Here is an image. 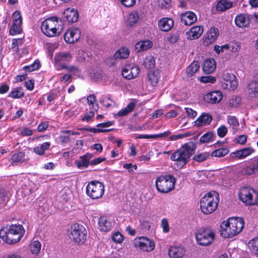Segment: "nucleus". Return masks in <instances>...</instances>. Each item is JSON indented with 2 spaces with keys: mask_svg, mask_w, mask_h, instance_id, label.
<instances>
[{
  "mask_svg": "<svg viewBox=\"0 0 258 258\" xmlns=\"http://www.w3.org/2000/svg\"><path fill=\"white\" fill-rule=\"evenodd\" d=\"M196 148V144L193 142L185 143L172 154L170 159L172 161H177L178 165L182 167L189 161Z\"/></svg>",
  "mask_w": 258,
  "mask_h": 258,
  "instance_id": "1",
  "label": "nucleus"
},
{
  "mask_svg": "<svg viewBox=\"0 0 258 258\" xmlns=\"http://www.w3.org/2000/svg\"><path fill=\"white\" fill-rule=\"evenodd\" d=\"M242 218L231 217L223 222L221 226L220 234L225 238L232 237L240 233L244 227Z\"/></svg>",
  "mask_w": 258,
  "mask_h": 258,
  "instance_id": "2",
  "label": "nucleus"
},
{
  "mask_svg": "<svg viewBox=\"0 0 258 258\" xmlns=\"http://www.w3.org/2000/svg\"><path fill=\"white\" fill-rule=\"evenodd\" d=\"M62 22L56 17L45 19L41 24V29L43 33L48 37L59 35L63 29Z\"/></svg>",
  "mask_w": 258,
  "mask_h": 258,
  "instance_id": "3",
  "label": "nucleus"
},
{
  "mask_svg": "<svg viewBox=\"0 0 258 258\" xmlns=\"http://www.w3.org/2000/svg\"><path fill=\"white\" fill-rule=\"evenodd\" d=\"M219 202L218 192L212 191L206 194L200 201V207L202 212L205 214L212 213L217 209Z\"/></svg>",
  "mask_w": 258,
  "mask_h": 258,
  "instance_id": "4",
  "label": "nucleus"
},
{
  "mask_svg": "<svg viewBox=\"0 0 258 258\" xmlns=\"http://www.w3.org/2000/svg\"><path fill=\"white\" fill-rule=\"evenodd\" d=\"M175 182V179L172 175H161L157 178L155 184L159 191L167 193L174 188Z\"/></svg>",
  "mask_w": 258,
  "mask_h": 258,
  "instance_id": "5",
  "label": "nucleus"
},
{
  "mask_svg": "<svg viewBox=\"0 0 258 258\" xmlns=\"http://www.w3.org/2000/svg\"><path fill=\"white\" fill-rule=\"evenodd\" d=\"M215 234L210 228L203 227L199 229L196 233L198 243L202 246L211 244L214 240Z\"/></svg>",
  "mask_w": 258,
  "mask_h": 258,
  "instance_id": "6",
  "label": "nucleus"
},
{
  "mask_svg": "<svg viewBox=\"0 0 258 258\" xmlns=\"http://www.w3.org/2000/svg\"><path fill=\"white\" fill-rule=\"evenodd\" d=\"M239 196L240 200L249 205H254L257 202V195L255 190L249 186H244L239 190Z\"/></svg>",
  "mask_w": 258,
  "mask_h": 258,
  "instance_id": "7",
  "label": "nucleus"
},
{
  "mask_svg": "<svg viewBox=\"0 0 258 258\" xmlns=\"http://www.w3.org/2000/svg\"><path fill=\"white\" fill-rule=\"evenodd\" d=\"M104 192V186L98 181H92L86 187L87 195L92 199H98L102 197Z\"/></svg>",
  "mask_w": 258,
  "mask_h": 258,
  "instance_id": "8",
  "label": "nucleus"
},
{
  "mask_svg": "<svg viewBox=\"0 0 258 258\" xmlns=\"http://www.w3.org/2000/svg\"><path fill=\"white\" fill-rule=\"evenodd\" d=\"M16 224L7 225L0 230V238L8 244L16 243Z\"/></svg>",
  "mask_w": 258,
  "mask_h": 258,
  "instance_id": "9",
  "label": "nucleus"
},
{
  "mask_svg": "<svg viewBox=\"0 0 258 258\" xmlns=\"http://www.w3.org/2000/svg\"><path fill=\"white\" fill-rule=\"evenodd\" d=\"M71 238L78 244L83 243L86 239V231L82 225L75 223L71 226Z\"/></svg>",
  "mask_w": 258,
  "mask_h": 258,
  "instance_id": "10",
  "label": "nucleus"
},
{
  "mask_svg": "<svg viewBox=\"0 0 258 258\" xmlns=\"http://www.w3.org/2000/svg\"><path fill=\"white\" fill-rule=\"evenodd\" d=\"M133 245L136 248L147 252L151 251L155 248L154 241L145 236L136 237L133 241Z\"/></svg>",
  "mask_w": 258,
  "mask_h": 258,
  "instance_id": "11",
  "label": "nucleus"
},
{
  "mask_svg": "<svg viewBox=\"0 0 258 258\" xmlns=\"http://www.w3.org/2000/svg\"><path fill=\"white\" fill-rule=\"evenodd\" d=\"M81 32L78 28L71 29L67 31L64 35L65 41L69 43L77 42L80 38Z\"/></svg>",
  "mask_w": 258,
  "mask_h": 258,
  "instance_id": "12",
  "label": "nucleus"
},
{
  "mask_svg": "<svg viewBox=\"0 0 258 258\" xmlns=\"http://www.w3.org/2000/svg\"><path fill=\"white\" fill-rule=\"evenodd\" d=\"M140 72L139 68L137 66H125L122 71V76L127 79L130 80L136 78Z\"/></svg>",
  "mask_w": 258,
  "mask_h": 258,
  "instance_id": "13",
  "label": "nucleus"
},
{
  "mask_svg": "<svg viewBox=\"0 0 258 258\" xmlns=\"http://www.w3.org/2000/svg\"><path fill=\"white\" fill-rule=\"evenodd\" d=\"M63 16L69 23L77 22L79 18V14L77 10L74 8H68L63 12Z\"/></svg>",
  "mask_w": 258,
  "mask_h": 258,
  "instance_id": "14",
  "label": "nucleus"
},
{
  "mask_svg": "<svg viewBox=\"0 0 258 258\" xmlns=\"http://www.w3.org/2000/svg\"><path fill=\"white\" fill-rule=\"evenodd\" d=\"M244 172L247 175H255L258 173V156L251 160L249 164L244 168Z\"/></svg>",
  "mask_w": 258,
  "mask_h": 258,
  "instance_id": "15",
  "label": "nucleus"
},
{
  "mask_svg": "<svg viewBox=\"0 0 258 258\" xmlns=\"http://www.w3.org/2000/svg\"><path fill=\"white\" fill-rule=\"evenodd\" d=\"M158 25L161 31L168 32L173 27L174 21L169 18H163L159 21Z\"/></svg>",
  "mask_w": 258,
  "mask_h": 258,
  "instance_id": "16",
  "label": "nucleus"
},
{
  "mask_svg": "<svg viewBox=\"0 0 258 258\" xmlns=\"http://www.w3.org/2000/svg\"><path fill=\"white\" fill-rule=\"evenodd\" d=\"M212 120V116L206 113H202L195 121V125L198 127L209 124Z\"/></svg>",
  "mask_w": 258,
  "mask_h": 258,
  "instance_id": "17",
  "label": "nucleus"
},
{
  "mask_svg": "<svg viewBox=\"0 0 258 258\" xmlns=\"http://www.w3.org/2000/svg\"><path fill=\"white\" fill-rule=\"evenodd\" d=\"M93 156L92 154L87 153L85 155L81 156L79 160L76 161L75 163L79 169L87 168L90 164V160Z\"/></svg>",
  "mask_w": 258,
  "mask_h": 258,
  "instance_id": "18",
  "label": "nucleus"
},
{
  "mask_svg": "<svg viewBox=\"0 0 258 258\" xmlns=\"http://www.w3.org/2000/svg\"><path fill=\"white\" fill-rule=\"evenodd\" d=\"M197 20L196 14L191 11H187L181 15V21L185 25H190Z\"/></svg>",
  "mask_w": 258,
  "mask_h": 258,
  "instance_id": "19",
  "label": "nucleus"
},
{
  "mask_svg": "<svg viewBox=\"0 0 258 258\" xmlns=\"http://www.w3.org/2000/svg\"><path fill=\"white\" fill-rule=\"evenodd\" d=\"M223 95L221 92L219 91H213L208 93L205 99L210 103H217L219 102L222 99Z\"/></svg>",
  "mask_w": 258,
  "mask_h": 258,
  "instance_id": "20",
  "label": "nucleus"
},
{
  "mask_svg": "<svg viewBox=\"0 0 258 258\" xmlns=\"http://www.w3.org/2000/svg\"><path fill=\"white\" fill-rule=\"evenodd\" d=\"M203 33V28L200 26L192 27L187 32V38L190 40H194L200 37Z\"/></svg>",
  "mask_w": 258,
  "mask_h": 258,
  "instance_id": "21",
  "label": "nucleus"
},
{
  "mask_svg": "<svg viewBox=\"0 0 258 258\" xmlns=\"http://www.w3.org/2000/svg\"><path fill=\"white\" fill-rule=\"evenodd\" d=\"M254 152V150L252 148L248 147L236 151L232 154L234 155V157L239 159H242L250 155Z\"/></svg>",
  "mask_w": 258,
  "mask_h": 258,
  "instance_id": "22",
  "label": "nucleus"
},
{
  "mask_svg": "<svg viewBox=\"0 0 258 258\" xmlns=\"http://www.w3.org/2000/svg\"><path fill=\"white\" fill-rule=\"evenodd\" d=\"M216 64L213 58L206 60L203 65V70L205 73L210 74L214 72Z\"/></svg>",
  "mask_w": 258,
  "mask_h": 258,
  "instance_id": "23",
  "label": "nucleus"
},
{
  "mask_svg": "<svg viewBox=\"0 0 258 258\" xmlns=\"http://www.w3.org/2000/svg\"><path fill=\"white\" fill-rule=\"evenodd\" d=\"M249 16L248 15L241 14L236 17L235 23L239 27H246L249 24Z\"/></svg>",
  "mask_w": 258,
  "mask_h": 258,
  "instance_id": "24",
  "label": "nucleus"
},
{
  "mask_svg": "<svg viewBox=\"0 0 258 258\" xmlns=\"http://www.w3.org/2000/svg\"><path fill=\"white\" fill-rule=\"evenodd\" d=\"M185 253V250L182 247H171L168 250L171 258H181Z\"/></svg>",
  "mask_w": 258,
  "mask_h": 258,
  "instance_id": "25",
  "label": "nucleus"
},
{
  "mask_svg": "<svg viewBox=\"0 0 258 258\" xmlns=\"http://www.w3.org/2000/svg\"><path fill=\"white\" fill-rule=\"evenodd\" d=\"M98 225L100 230L104 232L109 231L112 228L111 223L104 216L100 218Z\"/></svg>",
  "mask_w": 258,
  "mask_h": 258,
  "instance_id": "26",
  "label": "nucleus"
},
{
  "mask_svg": "<svg viewBox=\"0 0 258 258\" xmlns=\"http://www.w3.org/2000/svg\"><path fill=\"white\" fill-rule=\"evenodd\" d=\"M152 46V41L147 40L137 42L135 44V50L137 52H140L146 50L151 48Z\"/></svg>",
  "mask_w": 258,
  "mask_h": 258,
  "instance_id": "27",
  "label": "nucleus"
},
{
  "mask_svg": "<svg viewBox=\"0 0 258 258\" xmlns=\"http://www.w3.org/2000/svg\"><path fill=\"white\" fill-rule=\"evenodd\" d=\"M219 35V30L215 27H212L207 34L206 41L207 43H211L216 40Z\"/></svg>",
  "mask_w": 258,
  "mask_h": 258,
  "instance_id": "28",
  "label": "nucleus"
},
{
  "mask_svg": "<svg viewBox=\"0 0 258 258\" xmlns=\"http://www.w3.org/2000/svg\"><path fill=\"white\" fill-rule=\"evenodd\" d=\"M233 7V3L227 0L219 1L216 5V10L218 11L224 12Z\"/></svg>",
  "mask_w": 258,
  "mask_h": 258,
  "instance_id": "29",
  "label": "nucleus"
},
{
  "mask_svg": "<svg viewBox=\"0 0 258 258\" xmlns=\"http://www.w3.org/2000/svg\"><path fill=\"white\" fill-rule=\"evenodd\" d=\"M160 73L158 71H151L148 74V82L153 86H156L159 82Z\"/></svg>",
  "mask_w": 258,
  "mask_h": 258,
  "instance_id": "30",
  "label": "nucleus"
},
{
  "mask_svg": "<svg viewBox=\"0 0 258 258\" xmlns=\"http://www.w3.org/2000/svg\"><path fill=\"white\" fill-rule=\"evenodd\" d=\"M248 94L251 97H254L258 94V82L252 81L247 86Z\"/></svg>",
  "mask_w": 258,
  "mask_h": 258,
  "instance_id": "31",
  "label": "nucleus"
},
{
  "mask_svg": "<svg viewBox=\"0 0 258 258\" xmlns=\"http://www.w3.org/2000/svg\"><path fill=\"white\" fill-rule=\"evenodd\" d=\"M129 54V50L125 47H122L115 52L113 57L115 59L126 58Z\"/></svg>",
  "mask_w": 258,
  "mask_h": 258,
  "instance_id": "32",
  "label": "nucleus"
},
{
  "mask_svg": "<svg viewBox=\"0 0 258 258\" xmlns=\"http://www.w3.org/2000/svg\"><path fill=\"white\" fill-rule=\"evenodd\" d=\"M200 65L198 61H194L186 69L188 77L192 76L200 69Z\"/></svg>",
  "mask_w": 258,
  "mask_h": 258,
  "instance_id": "33",
  "label": "nucleus"
},
{
  "mask_svg": "<svg viewBox=\"0 0 258 258\" xmlns=\"http://www.w3.org/2000/svg\"><path fill=\"white\" fill-rule=\"evenodd\" d=\"M216 136L212 132H209L203 135L200 139L201 144L208 143L214 141Z\"/></svg>",
  "mask_w": 258,
  "mask_h": 258,
  "instance_id": "34",
  "label": "nucleus"
},
{
  "mask_svg": "<svg viewBox=\"0 0 258 258\" xmlns=\"http://www.w3.org/2000/svg\"><path fill=\"white\" fill-rule=\"evenodd\" d=\"M87 100L91 109L97 111L99 108V106L98 104L96 103L97 100L96 96L93 94L90 95L87 97Z\"/></svg>",
  "mask_w": 258,
  "mask_h": 258,
  "instance_id": "35",
  "label": "nucleus"
},
{
  "mask_svg": "<svg viewBox=\"0 0 258 258\" xmlns=\"http://www.w3.org/2000/svg\"><path fill=\"white\" fill-rule=\"evenodd\" d=\"M210 156V154L209 152H198L193 157V160L198 162H202L206 160Z\"/></svg>",
  "mask_w": 258,
  "mask_h": 258,
  "instance_id": "36",
  "label": "nucleus"
},
{
  "mask_svg": "<svg viewBox=\"0 0 258 258\" xmlns=\"http://www.w3.org/2000/svg\"><path fill=\"white\" fill-rule=\"evenodd\" d=\"M72 58L70 53H58L55 55V59L58 62L69 61Z\"/></svg>",
  "mask_w": 258,
  "mask_h": 258,
  "instance_id": "37",
  "label": "nucleus"
},
{
  "mask_svg": "<svg viewBox=\"0 0 258 258\" xmlns=\"http://www.w3.org/2000/svg\"><path fill=\"white\" fill-rule=\"evenodd\" d=\"M249 246L251 251L258 257V236L249 241Z\"/></svg>",
  "mask_w": 258,
  "mask_h": 258,
  "instance_id": "38",
  "label": "nucleus"
},
{
  "mask_svg": "<svg viewBox=\"0 0 258 258\" xmlns=\"http://www.w3.org/2000/svg\"><path fill=\"white\" fill-rule=\"evenodd\" d=\"M50 146L49 142H45L41 145L40 146H37L34 148V151L37 154L42 155L44 154L45 151L48 149Z\"/></svg>",
  "mask_w": 258,
  "mask_h": 258,
  "instance_id": "39",
  "label": "nucleus"
},
{
  "mask_svg": "<svg viewBox=\"0 0 258 258\" xmlns=\"http://www.w3.org/2000/svg\"><path fill=\"white\" fill-rule=\"evenodd\" d=\"M41 247V243L38 240L33 241L30 244V248L33 254H37L39 253Z\"/></svg>",
  "mask_w": 258,
  "mask_h": 258,
  "instance_id": "40",
  "label": "nucleus"
},
{
  "mask_svg": "<svg viewBox=\"0 0 258 258\" xmlns=\"http://www.w3.org/2000/svg\"><path fill=\"white\" fill-rule=\"evenodd\" d=\"M135 107L134 103L131 102L127 106L124 108L119 111L117 113V115L119 116H123L127 115L130 112H132Z\"/></svg>",
  "mask_w": 258,
  "mask_h": 258,
  "instance_id": "41",
  "label": "nucleus"
},
{
  "mask_svg": "<svg viewBox=\"0 0 258 258\" xmlns=\"http://www.w3.org/2000/svg\"><path fill=\"white\" fill-rule=\"evenodd\" d=\"M229 153V150L227 148H220L212 152L211 156L216 157H222L225 156Z\"/></svg>",
  "mask_w": 258,
  "mask_h": 258,
  "instance_id": "42",
  "label": "nucleus"
},
{
  "mask_svg": "<svg viewBox=\"0 0 258 258\" xmlns=\"http://www.w3.org/2000/svg\"><path fill=\"white\" fill-rule=\"evenodd\" d=\"M139 20L138 14L134 12L129 14L127 18V24L130 26H133Z\"/></svg>",
  "mask_w": 258,
  "mask_h": 258,
  "instance_id": "43",
  "label": "nucleus"
},
{
  "mask_svg": "<svg viewBox=\"0 0 258 258\" xmlns=\"http://www.w3.org/2000/svg\"><path fill=\"white\" fill-rule=\"evenodd\" d=\"M143 64L146 69L153 68L155 66V59L152 55L147 56L143 61Z\"/></svg>",
  "mask_w": 258,
  "mask_h": 258,
  "instance_id": "44",
  "label": "nucleus"
},
{
  "mask_svg": "<svg viewBox=\"0 0 258 258\" xmlns=\"http://www.w3.org/2000/svg\"><path fill=\"white\" fill-rule=\"evenodd\" d=\"M40 66V62L38 60H35L32 64L29 66H24L23 69L28 72H31L36 70Z\"/></svg>",
  "mask_w": 258,
  "mask_h": 258,
  "instance_id": "45",
  "label": "nucleus"
},
{
  "mask_svg": "<svg viewBox=\"0 0 258 258\" xmlns=\"http://www.w3.org/2000/svg\"><path fill=\"white\" fill-rule=\"evenodd\" d=\"M62 68L67 70L70 72L72 73L74 75H80L81 71L79 68L75 66H66L63 65Z\"/></svg>",
  "mask_w": 258,
  "mask_h": 258,
  "instance_id": "46",
  "label": "nucleus"
},
{
  "mask_svg": "<svg viewBox=\"0 0 258 258\" xmlns=\"http://www.w3.org/2000/svg\"><path fill=\"white\" fill-rule=\"evenodd\" d=\"M85 131H89L91 133H106L108 132H111L114 130L113 128L112 129H101V128H96L92 127H87L84 129Z\"/></svg>",
  "mask_w": 258,
  "mask_h": 258,
  "instance_id": "47",
  "label": "nucleus"
},
{
  "mask_svg": "<svg viewBox=\"0 0 258 258\" xmlns=\"http://www.w3.org/2000/svg\"><path fill=\"white\" fill-rule=\"evenodd\" d=\"M28 160V158L25 155V152H19L17 153V163H26Z\"/></svg>",
  "mask_w": 258,
  "mask_h": 258,
  "instance_id": "48",
  "label": "nucleus"
},
{
  "mask_svg": "<svg viewBox=\"0 0 258 258\" xmlns=\"http://www.w3.org/2000/svg\"><path fill=\"white\" fill-rule=\"evenodd\" d=\"M228 122L232 126V127L233 130L236 129L239 126V122L235 116H228Z\"/></svg>",
  "mask_w": 258,
  "mask_h": 258,
  "instance_id": "49",
  "label": "nucleus"
},
{
  "mask_svg": "<svg viewBox=\"0 0 258 258\" xmlns=\"http://www.w3.org/2000/svg\"><path fill=\"white\" fill-rule=\"evenodd\" d=\"M25 233V230L24 228L20 224L17 225V235L19 236L17 237V243L19 242L22 239V237Z\"/></svg>",
  "mask_w": 258,
  "mask_h": 258,
  "instance_id": "50",
  "label": "nucleus"
},
{
  "mask_svg": "<svg viewBox=\"0 0 258 258\" xmlns=\"http://www.w3.org/2000/svg\"><path fill=\"white\" fill-rule=\"evenodd\" d=\"M112 239L115 243H121L123 240V236L121 233L117 232L112 235Z\"/></svg>",
  "mask_w": 258,
  "mask_h": 258,
  "instance_id": "51",
  "label": "nucleus"
},
{
  "mask_svg": "<svg viewBox=\"0 0 258 258\" xmlns=\"http://www.w3.org/2000/svg\"><path fill=\"white\" fill-rule=\"evenodd\" d=\"M216 78L213 76H202L200 78V81L203 83H214L216 82Z\"/></svg>",
  "mask_w": 258,
  "mask_h": 258,
  "instance_id": "52",
  "label": "nucleus"
},
{
  "mask_svg": "<svg viewBox=\"0 0 258 258\" xmlns=\"http://www.w3.org/2000/svg\"><path fill=\"white\" fill-rule=\"evenodd\" d=\"M228 132V129L225 125H221L217 129V135L220 138L224 137Z\"/></svg>",
  "mask_w": 258,
  "mask_h": 258,
  "instance_id": "53",
  "label": "nucleus"
},
{
  "mask_svg": "<svg viewBox=\"0 0 258 258\" xmlns=\"http://www.w3.org/2000/svg\"><path fill=\"white\" fill-rule=\"evenodd\" d=\"M140 222V228L142 230L147 231L150 229V223L149 221L146 220H141Z\"/></svg>",
  "mask_w": 258,
  "mask_h": 258,
  "instance_id": "54",
  "label": "nucleus"
},
{
  "mask_svg": "<svg viewBox=\"0 0 258 258\" xmlns=\"http://www.w3.org/2000/svg\"><path fill=\"white\" fill-rule=\"evenodd\" d=\"M19 134L22 136H29L32 135L33 131L28 127L20 128Z\"/></svg>",
  "mask_w": 258,
  "mask_h": 258,
  "instance_id": "55",
  "label": "nucleus"
},
{
  "mask_svg": "<svg viewBox=\"0 0 258 258\" xmlns=\"http://www.w3.org/2000/svg\"><path fill=\"white\" fill-rule=\"evenodd\" d=\"M231 46L230 44H225L221 46L216 45L214 46V50L218 54H219L221 52H223L224 49H230Z\"/></svg>",
  "mask_w": 258,
  "mask_h": 258,
  "instance_id": "56",
  "label": "nucleus"
},
{
  "mask_svg": "<svg viewBox=\"0 0 258 258\" xmlns=\"http://www.w3.org/2000/svg\"><path fill=\"white\" fill-rule=\"evenodd\" d=\"M22 24V18L21 16L20 12L17 11V34L22 33L23 30L20 27Z\"/></svg>",
  "mask_w": 258,
  "mask_h": 258,
  "instance_id": "57",
  "label": "nucleus"
},
{
  "mask_svg": "<svg viewBox=\"0 0 258 258\" xmlns=\"http://www.w3.org/2000/svg\"><path fill=\"white\" fill-rule=\"evenodd\" d=\"M89 58V55L88 53L86 52H84L82 51L78 53V55L77 56L78 60L80 62H83L85 61L87 58Z\"/></svg>",
  "mask_w": 258,
  "mask_h": 258,
  "instance_id": "58",
  "label": "nucleus"
},
{
  "mask_svg": "<svg viewBox=\"0 0 258 258\" xmlns=\"http://www.w3.org/2000/svg\"><path fill=\"white\" fill-rule=\"evenodd\" d=\"M125 7H132L136 4V0H118Z\"/></svg>",
  "mask_w": 258,
  "mask_h": 258,
  "instance_id": "59",
  "label": "nucleus"
},
{
  "mask_svg": "<svg viewBox=\"0 0 258 258\" xmlns=\"http://www.w3.org/2000/svg\"><path fill=\"white\" fill-rule=\"evenodd\" d=\"M8 193L3 189L0 188V200L1 201L6 202L8 200Z\"/></svg>",
  "mask_w": 258,
  "mask_h": 258,
  "instance_id": "60",
  "label": "nucleus"
},
{
  "mask_svg": "<svg viewBox=\"0 0 258 258\" xmlns=\"http://www.w3.org/2000/svg\"><path fill=\"white\" fill-rule=\"evenodd\" d=\"M185 110L187 114V116L189 118L193 119L197 115V112L190 108H185Z\"/></svg>",
  "mask_w": 258,
  "mask_h": 258,
  "instance_id": "61",
  "label": "nucleus"
},
{
  "mask_svg": "<svg viewBox=\"0 0 258 258\" xmlns=\"http://www.w3.org/2000/svg\"><path fill=\"white\" fill-rule=\"evenodd\" d=\"M223 79L226 82V85L228 86V83L234 79H235V76L232 74L226 73L223 75Z\"/></svg>",
  "mask_w": 258,
  "mask_h": 258,
  "instance_id": "62",
  "label": "nucleus"
},
{
  "mask_svg": "<svg viewBox=\"0 0 258 258\" xmlns=\"http://www.w3.org/2000/svg\"><path fill=\"white\" fill-rule=\"evenodd\" d=\"M241 98L238 96L233 97L229 101L230 105L231 106H236L240 102Z\"/></svg>",
  "mask_w": 258,
  "mask_h": 258,
  "instance_id": "63",
  "label": "nucleus"
},
{
  "mask_svg": "<svg viewBox=\"0 0 258 258\" xmlns=\"http://www.w3.org/2000/svg\"><path fill=\"white\" fill-rule=\"evenodd\" d=\"M161 226L163 229V231L165 233H167L169 231V224L166 219H163L162 220Z\"/></svg>",
  "mask_w": 258,
  "mask_h": 258,
  "instance_id": "64",
  "label": "nucleus"
}]
</instances>
